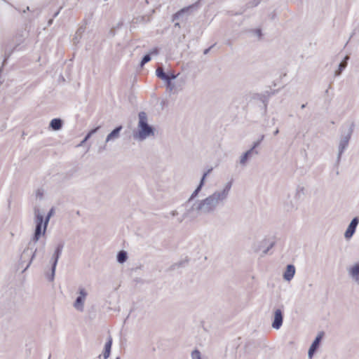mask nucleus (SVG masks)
I'll return each mask as SVG.
<instances>
[{
  "instance_id": "f257e3e1",
  "label": "nucleus",
  "mask_w": 359,
  "mask_h": 359,
  "mask_svg": "<svg viewBox=\"0 0 359 359\" xmlns=\"http://www.w3.org/2000/svg\"><path fill=\"white\" fill-rule=\"evenodd\" d=\"M231 187L232 182H228L223 189L215 191L203 199L194 201L191 206L184 212L183 219L192 221L201 214L209 215L215 212L218 207H222L225 204Z\"/></svg>"
},
{
  "instance_id": "f03ea898",
  "label": "nucleus",
  "mask_w": 359,
  "mask_h": 359,
  "mask_svg": "<svg viewBox=\"0 0 359 359\" xmlns=\"http://www.w3.org/2000/svg\"><path fill=\"white\" fill-rule=\"evenodd\" d=\"M138 117L137 131L133 133V137L138 141H143L149 136L154 135L155 129L148 123L147 115L144 111H140Z\"/></svg>"
},
{
  "instance_id": "7ed1b4c3",
  "label": "nucleus",
  "mask_w": 359,
  "mask_h": 359,
  "mask_svg": "<svg viewBox=\"0 0 359 359\" xmlns=\"http://www.w3.org/2000/svg\"><path fill=\"white\" fill-rule=\"evenodd\" d=\"M35 229L30 242L34 245L39 241L42 235H45L46 229L43 224V215L40 213L39 210H35Z\"/></svg>"
},
{
  "instance_id": "20e7f679",
  "label": "nucleus",
  "mask_w": 359,
  "mask_h": 359,
  "mask_svg": "<svg viewBox=\"0 0 359 359\" xmlns=\"http://www.w3.org/2000/svg\"><path fill=\"white\" fill-rule=\"evenodd\" d=\"M65 243L63 241L59 242L56 245L54 252L50 258V262L51 264V273L50 274L47 275V279L50 282H52L54 280L57 264L62 255Z\"/></svg>"
},
{
  "instance_id": "39448f33",
  "label": "nucleus",
  "mask_w": 359,
  "mask_h": 359,
  "mask_svg": "<svg viewBox=\"0 0 359 359\" xmlns=\"http://www.w3.org/2000/svg\"><path fill=\"white\" fill-rule=\"evenodd\" d=\"M37 250V248H34V243L29 242L28 247L24 250L20 259V264H22L24 262L28 260V263L22 271H26L29 267L33 259L36 255Z\"/></svg>"
},
{
  "instance_id": "423d86ee",
  "label": "nucleus",
  "mask_w": 359,
  "mask_h": 359,
  "mask_svg": "<svg viewBox=\"0 0 359 359\" xmlns=\"http://www.w3.org/2000/svg\"><path fill=\"white\" fill-rule=\"evenodd\" d=\"M352 133H353V129L351 127H350L348 128L347 133L344 135H342L341 137V139H340V141L339 143L338 154H337V160H336V164L337 166L339 165V164L341 161V156H342L343 153L344 152V151L347 149V147L348 146V143H349Z\"/></svg>"
},
{
  "instance_id": "0eeeda50",
  "label": "nucleus",
  "mask_w": 359,
  "mask_h": 359,
  "mask_svg": "<svg viewBox=\"0 0 359 359\" xmlns=\"http://www.w3.org/2000/svg\"><path fill=\"white\" fill-rule=\"evenodd\" d=\"M285 306L283 304L275 307L273 311L271 327L274 330H278L283 323V313Z\"/></svg>"
},
{
  "instance_id": "6e6552de",
  "label": "nucleus",
  "mask_w": 359,
  "mask_h": 359,
  "mask_svg": "<svg viewBox=\"0 0 359 359\" xmlns=\"http://www.w3.org/2000/svg\"><path fill=\"white\" fill-rule=\"evenodd\" d=\"M87 295H88V292H86L85 288L80 287L79 288V295L76 297V299L73 304V306L76 310L81 311V312L83 311L84 302H85Z\"/></svg>"
},
{
  "instance_id": "1a4fd4ad",
  "label": "nucleus",
  "mask_w": 359,
  "mask_h": 359,
  "mask_svg": "<svg viewBox=\"0 0 359 359\" xmlns=\"http://www.w3.org/2000/svg\"><path fill=\"white\" fill-rule=\"evenodd\" d=\"M299 201L294 196L288 194L283 203V209L287 212H292L297 209Z\"/></svg>"
},
{
  "instance_id": "9d476101",
  "label": "nucleus",
  "mask_w": 359,
  "mask_h": 359,
  "mask_svg": "<svg viewBox=\"0 0 359 359\" xmlns=\"http://www.w3.org/2000/svg\"><path fill=\"white\" fill-rule=\"evenodd\" d=\"M359 224V217H355L352 219L349 223L345 233L344 237L346 239H350L352 238L355 232L356 228Z\"/></svg>"
},
{
  "instance_id": "9b49d317",
  "label": "nucleus",
  "mask_w": 359,
  "mask_h": 359,
  "mask_svg": "<svg viewBox=\"0 0 359 359\" xmlns=\"http://www.w3.org/2000/svg\"><path fill=\"white\" fill-rule=\"evenodd\" d=\"M197 6V4H194L186 7H184L183 8L178 11L177 13H175L172 18V20L175 21L177 20H179L180 18H182L184 15H189L191 11H192L194 8Z\"/></svg>"
},
{
  "instance_id": "f8f14e48",
  "label": "nucleus",
  "mask_w": 359,
  "mask_h": 359,
  "mask_svg": "<svg viewBox=\"0 0 359 359\" xmlns=\"http://www.w3.org/2000/svg\"><path fill=\"white\" fill-rule=\"evenodd\" d=\"M348 273L351 280L359 285V262L348 268Z\"/></svg>"
},
{
  "instance_id": "ddd939ff",
  "label": "nucleus",
  "mask_w": 359,
  "mask_h": 359,
  "mask_svg": "<svg viewBox=\"0 0 359 359\" xmlns=\"http://www.w3.org/2000/svg\"><path fill=\"white\" fill-rule=\"evenodd\" d=\"M122 129V126H118L116 127L113 130L111 131V133L108 134V135L106 137L105 142L107 143L110 142H114L116 140H117L120 137V132L121 131Z\"/></svg>"
},
{
  "instance_id": "4468645a",
  "label": "nucleus",
  "mask_w": 359,
  "mask_h": 359,
  "mask_svg": "<svg viewBox=\"0 0 359 359\" xmlns=\"http://www.w3.org/2000/svg\"><path fill=\"white\" fill-rule=\"evenodd\" d=\"M295 267L293 264H287L283 273V278L287 281H290L295 274Z\"/></svg>"
},
{
  "instance_id": "2eb2a0df",
  "label": "nucleus",
  "mask_w": 359,
  "mask_h": 359,
  "mask_svg": "<svg viewBox=\"0 0 359 359\" xmlns=\"http://www.w3.org/2000/svg\"><path fill=\"white\" fill-rule=\"evenodd\" d=\"M21 50H22V48L20 47V43L17 44L15 47H13L12 48L7 46L5 50L3 65L6 62V60L10 57V56L12 55V53L14 51H19Z\"/></svg>"
},
{
  "instance_id": "dca6fc26",
  "label": "nucleus",
  "mask_w": 359,
  "mask_h": 359,
  "mask_svg": "<svg viewBox=\"0 0 359 359\" xmlns=\"http://www.w3.org/2000/svg\"><path fill=\"white\" fill-rule=\"evenodd\" d=\"M255 154H254V151H252L250 149H249L248 151H246L240 158V163L243 165H244L247 161L252 158L253 156H255Z\"/></svg>"
},
{
  "instance_id": "f3484780",
  "label": "nucleus",
  "mask_w": 359,
  "mask_h": 359,
  "mask_svg": "<svg viewBox=\"0 0 359 359\" xmlns=\"http://www.w3.org/2000/svg\"><path fill=\"white\" fill-rule=\"evenodd\" d=\"M50 127L53 130H59L62 127V121L61 118H55L50 121Z\"/></svg>"
},
{
  "instance_id": "a211bd4d",
  "label": "nucleus",
  "mask_w": 359,
  "mask_h": 359,
  "mask_svg": "<svg viewBox=\"0 0 359 359\" xmlns=\"http://www.w3.org/2000/svg\"><path fill=\"white\" fill-rule=\"evenodd\" d=\"M323 336H324V332H320L316 337L313 341L312 342L310 348H313V349L317 351L320 346V342L322 341Z\"/></svg>"
},
{
  "instance_id": "6ab92c4d",
  "label": "nucleus",
  "mask_w": 359,
  "mask_h": 359,
  "mask_svg": "<svg viewBox=\"0 0 359 359\" xmlns=\"http://www.w3.org/2000/svg\"><path fill=\"white\" fill-rule=\"evenodd\" d=\"M199 193L200 192L196 189L192 192L188 201L184 205L186 210L194 203V200L198 196Z\"/></svg>"
},
{
  "instance_id": "aec40b11",
  "label": "nucleus",
  "mask_w": 359,
  "mask_h": 359,
  "mask_svg": "<svg viewBox=\"0 0 359 359\" xmlns=\"http://www.w3.org/2000/svg\"><path fill=\"white\" fill-rule=\"evenodd\" d=\"M304 187L302 186H297L295 193L294 194V198H296L298 201L302 199V198L304 196Z\"/></svg>"
},
{
  "instance_id": "412c9836",
  "label": "nucleus",
  "mask_w": 359,
  "mask_h": 359,
  "mask_svg": "<svg viewBox=\"0 0 359 359\" xmlns=\"http://www.w3.org/2000/svg\"><path fill=\"white\" fill-rule=\"evenodd\" d=\"M117 262L120 264H123L128 259V254L124 250H121L118 252L116 256Z\"/></svg>"
},
{
  "instance_id": "4be33fe9",
  "label": "nucleus",
  "mask_w": 359,
  "mask_h": 359,
  "mask_svg": "<svg viewBox=\"0 0 359 359\" xmlns=\"http://www.w3.org/2000/svg\"><path fill=\"white\" fill-rule=\"evenodd\" d=\"M266 94H258L257 95V98L262 102L265 110L266 109L268 99L269 97V92L266 91Z\"/></svg>"
},
{
  "instance_id": "5701e85b",
  "label": "nucleus",
  "mask_w": 359,
  "mask_h": 359,
  "mask_svg": "<svg viewBox=\"0 0 359 359\" xmlns=\"http://www.w3.org/2000/svg\"><path fill=\"white\" fill-rule=\"evenodd\" d=\"M156 75L157 76L158 78L161 79L163 81H164L168 77V73H165L164 69L161 67H158L156 69Z\"/></svg>"
},
{
  "instance_id": "b1692460",
  "label": "nucleus",
  "mask_w": 359,
  "mask_h": 359,
  "mask_svg": "<svg viewBox=\"0 0 359 359\" xmlns=\"http://www.w3.org/2000/svg\"><path fill=\"white\" fill-rule=\"evenodd\" d=\"M55 210L53 208H51L50 210L47 213L46 217H43V224L45 229H47L48 224L49 223L50 217L53 215Z\"/></svg>"
},
{
  "instance_id": "393cba45",
  "label": "nucleus",
  "mask_w": 359,
  "mask_h": 359,
  "mask_svg": "<svg viewBox=\"0 0 359 359\" xmlns=\"http://www.w3.org/2000/svg\"><path fill=\"white\" fill-rule=\"evenodd\" d=\"M260 144H261L260 140H257L253 142L252 147L250 148L252 151H254V154H255V155H259V151L257 149V147H259Z\"/></svg>"
},
{
  "instance_id": "a878e982",
  "label": "nucleus",
  "mask_w": 359,
  "mask_h": 359,
  "mask_svg": "<svg viewBox=\"0 0 359 359\" xmlns=\"http://www.w3.org/2000/svg\"><path fill=\"white\" fill-rule=\"evenodd\" d=\"M163 81L166 83V88L170 91L172 92L175 89V85L172 82V81L170 80V79H168V77L165 79Z\"/></svg>"
},
{
  "instance_id": "bb28decb",
  "label": "nucleus",
  "mask_w": 359,
  "mask_h": 359,
  "mask_svg": "<svg viewBox=\"0 0 359 359\" xmlns=\"http://www.w3.org/2000/svg\"><path fill=\"white\" fill-rule=\"evenodd\" d=\"M151 59V57L150 56V54H145L141 61H140V66L143 67L146 63L149 62Z\"/></svg>"
},
{
  "instance_id": "cd10ccee",
  "label": "nucleus",
  "mask_w": 359,
  "mask_h": 359,
  "mask_svg": "<svg viewBox=\"0 0 359 359\" xmlns=\"http://www.w3.org/2000/svg\"><path fill=\"white\" fill-rule=\"evenodd\" d=\"M346 66V63L344 64L343 62H341L338 66V69L335 72V76H339Z\"/></svg>"
},
{
  "instance_id": "c85d7f7f",
  "label": "nucleus",
  "mask_w": 359,
  "mask_h": 359,
  "mask_svg": "<svg viewBox=\"0 0 359 359\" xmlns=\"http://www.w3.org/2000/svg\"><path fill=\"white\" fill-rule=\"evenodd\" d=\"M191 359H202L201 352L198 349H195L191 352Z\"/></svg>"
},
{
  "instance_id": "c756f323",
  "label": "nucleus",
  "mask_w": 359,
  "mask_h": 359,
  "mask_svg": "<svg viewBox=\"0 0 359 359\" xmlns=\"http://www.w3.org/2000/svg\"><path fill=\"white\" fill-rule=\"evenodd\" d=\"M112 345V339L111 337L108 338L107 341L105 343L104 349L111 351Z\"/></svg>"
},
{
  "instance_id": "7c9ffc66",
  "label": "nucleus",
  "mask_w": 359,
  "mask_h": 359,
  "mask_svg": "<svg viewBox=\"0 0 359 359\" xmlns=\"http://www.w3.org/2000/svg\"><path fill=\"white\" fill-rule=\"evenodd\" d=\"M210 170H208L207 172H204L200 182H199V184L204 186V184H205V178L206 177L208 176V173L210 172Z\"/></svg>"
},
{
  "instance_id": "2f4dec72",
  "label": "nucleus",
  "mask_w": 359,
  "mask_h": 359,
  "mask_svg": "<svg viewBox=\"0 0 359 359\" xmlns=\"http://www.w3.org/2000/svg\"><path fill=\"white\" fill-rule=\"evenodd\" d=\"M316 350L313 349V348H309L308 351V356L310 359H311L316 353Z\"/></svg>"
},
{
  "instance_id": "473e14b6",
  "label": "nucleus",
  "mask_w": 359,
  "mask_h": 359,
  "mask_svg": "<svg viewBox=\"0 0 359 359\" xmlns=\"http://www.w3.org/2000/svg\"><path fill=\"white\" fill-rule=\"evenodd\" d=\"M159 53V50L157 47L153 48L148 54L157 55Z\"/></svg>"
},
{
  "instance_id": "72a5a7b5",
  "label": "nucleus",
  "mask_w": 359,
  "mask_h": 359,
  "mask_svg": "<svg viewBox=\"0 0 359 359\" xmlns=\"http://www.w3.org/2000/svg\"><path fill=\"white\" fill-rule=\"evenodd\" d=\"M43 190L38 189L36 192V198H39V199H41L43 198Z\"/></svg>"
},
{
  "instance_id": "f704fd0d",
  "label": "nucleus",
  "mask_w": 359,
  "mask_h": 359,
  "mask_svg": "<svg viewBox=\"0 0 359 359\" xmlns=\"http://www.w3.org/2000/svg\"><path fill=\"white\" fill-rule=\"evenodd\" d=\"M111 351L104 349L103 352V357L104 359H107L110 355Z\"/></svg>"
},
{
  "instance_id": "c9c22d12",
  "label": "nucleus",
  "mask_w": 359,
  "mask_h": 359,
  "mask_svg": "<svg viewBox=\"0 0 359 359\" xmlns=\"http://www.w3.org/2000/svg\"><path fill=\"white\" fill-rule=\"evenodd\" d=\"M168 79H170L171 81L175 79L177 77V75L174 73H168Z\"/></svg>"
},
{
  "instance_id": "e433bc0d",
  "label": "nucleus",
  "mask_w": 359,
  "mask_h": 359,
  "mask_svg": "<svg viewBox=\"0 0 359 359\" xmlns=\"http://www.w3.org/2000/svg\"><path fill=\"white\" fill-rule=\"evenodd\" d=\"M100 126H97L95 128H93L90 131H88V133H90L91 135H93L97 132V130L100 129Z\"/></svg>"
},
{
  "instance_id": "4c0bfd02",
  "label": "nucleus",
  "mask_w": 359,
  "mask_h": 359,
  "mask_svg": "<svg viewBox=\"0 0 359 359\" xmlns=\"http://www.w3.org/2000/svg\"><path fill=\"white\" fill-rule=\"evenodd\" d=\"M273 243H271L270 245L267 247V248L264 250V254H266L269 252V250L273 248Z\"/></svg>"
},
{
  "instance_id": "58836bf2",
  "label": "nucleus",
  "mask_w": 359,
  "mask_h": 359,
  "mask_svg": "<svg viewBox=\"0 0 359 359\" xmlns=\"http://www.w3.org/2000/svg\"><path fill=\"white\" fill-rule=\"evenodd\" d=\"M255 33L258 37H260L262 36V30L260 29H255Z\"/></svg>"
},
{
  "instance_id": "ea45409f",
  "label": "nucleus",
  "mask_w": 359,
  "mask_h": 359,
  "mask_svg": "<svg viewBox=\"0 0 359 359\" xmlns=\"http://www.w3.org/2000/svg\"><path fill=\"white\" fill-rule=\"evenodd\" d=\"M348 60H349V56L346 55L341 62H343L344 64H345V63L347 64Z\"/></svg>"
},
{
  "instance_id": "a19ab883",
  "label": "nucleus",
  "mask_w": 359,
  "mask_h": 359,
  "mask_svg": "<svg viewBox=\"0 0 359 359\" xmlns=\"http://www.w3.org/2000/svg\"><path fill=\"white\" fill-rule=\"evenodd\" d=\"M91 136L92 135L88 133L84 137V141H88L91 137Z\"/></svg>"
},
{
  "instance_id": "79ce46f5",
  "label": "nucleus",
  "mask_w": 359,
  "mask_h": 359,
  "mask_svg": "<svg viewBox=\"0 0 359 359\" xmlns=\"http://www.w3.org/2000/svg\"><path fill=\"white\" fill-rule=\"evenodd\" d=\"M203 187V185L198 184L195 189L200 192L201 191Z\"/></svg>"
},
{
  "instance_id": "37998d69",
  "label": "nucleus",
  "mask_w": 359,
  "mask_h": 359,
  "mask_svg": "<svg viewBox=\"0 0 359 359\" xmlns=\"http://www.w3.org/2000/svg\"><path fill=\"white\" fill-rule=\"evenodd\" d=\"M212 46H210L208 48L205 49L203 51V54H205V55L208 54L209 53V51L210 50V49L212 48Z\"/></svg>"
},
{
  "instance_id": "c03bdc74",
  "label": "nucleus",
  "mask_w": 359,
  "mask_h": 359,
  "mask_svg": "<svg viewBox=\"0 0 359 359\" xmlns=\"http://www.w3.org/2000/svg\"><path fill=\"white\" fill-rule=\"evenodd\" d=\"M265 137V135H261L258 139V140H260V142L262 143V142L264 140Z\"/></svg>"
},
{
  "instance_id": "a18cd8bd",
  "label": "nucleus",
  "mask_w": 359,
  "mask_h": 359,
  "mask_svg": "<svg viewBox=\"0 0 359 359\" xmlns=\"http://www.w3.org/2000/svg\"><path fill=\"white\" fill-rule=\"evenodd\" d=\"M61 8H62L60 7V8L53 14V18H56L59 15Z\"/></svg>"
},
{
  "instance_id": "49530a36",
  "label": "nucleus",
  "mask_w": 359,
  "mask_h": 359,
  "mask_svg": "<svg viewBox=\"0 0 359 359\" xmlns=\"http://www.w3.org/2000/svg\"><path fill=\"white\" fill-rule=\"evenodd\" d=\"M44 250H45V243L43 244L42 248L39 250V251H41L42 252V255H43V253H44Z\"/></svg>"
},
{
  "instance_id": "de8ad7c7",
  "label": "nucleus",
  "mask_w": 359,
  "mask_h": 359,
  "mask_svg": "<svg viewBox=\"0 0 359 359\" xmlns=\"http://www.w3.org/2000/svg\"><path fill=\"white\" fill-rule=\"evenodd\" d=\"M87 141H84V139L78 144V147H81L83 146L85 142H86Z\"/></svg>"
},
{
  "instance_id": "09e8293b",
  "label": "nucleus",
  "mask_w": 359,
  "mask_h": 359,
  "mask_svg": "<svg viewBox=\"0 0 359 359\" xmlns=\"http://www.w3.org/2000/svg\"><path fill=\"white\" fill-rule=\"evenodd\" d=\"M254 1H255V3L253 4L254 6H257L259 3V0H255Z\"/></svg>"
},
{
  "instance_id": "8fccbe9b",
  "label": "nucleus",
  "mask_w": 359,
  "mask_h": 359,
  "mask_svg": "<svg viewBox=\"0 0 359 359\" xmlns=\"http://www.w3.org/2000/svg\"><path fill=\"white\" fill-rule=\"evenodd\" d=\"M83 31H84V28H83V27H80V28L78 29V32H77V33H76V34H78L79 32H83Z\"/></svg>"
},
{
  "instance_id": "3c124183",
  "label": "nucleus",
  "mask_w": 359,
  "mask_h": 359,
  "mask_svg": "<svg viewBox=\"0 0 359 359\" xmlns=\"http://www.w3.org/2000/svg\"><path fill=\"white\" fill-rule=\"evenodd\" d=\"M279 133V130L278 129H276L274 132H273V135H278Z\"/></svg>"
},
{
  "instance_id": "603ef678",
  "label": "nucleus",
  "mask_w": 359,
  "mask_h": 359,
  "mask_svg": "<svg viewBox=\"0 0 359 359\" xmlns=\"http://www.w3.org/2000/svg\"><path fill=\"white\" fill-rule=\"evenodd\" d=\"M175 27H179V28H180V23H179V22H175Z\"/></svg>"
},
{
  "instance_id": "864d4df0",
  "label": "nucleus",
  "mask_w": 359,
  "mask_h": 359,
  "mask_svg": "<svg viewBox=\"0 0 359 359\" xmlns=\"http://www.w3.org/2000/svg\"><path fill=\"white\" fill-rule=\"evenodd\" d=\"M305 107H306V104H302V106H301V109H304Z\"/></svg>"
},
{
  "instance_id": "5fc2aeb1",
  "label": "nucleus",
  "mask_w": 359,
  "mask_h": 359,
  "mask_svg": "<svg viewBox=\"0 0 359 359\" xmlns=\"http://www.w3.org/2000/svg\"><path fill=\"white\" fill-rule=\"evenodd\" d=\"M176 214H177V212H176V211H172V216H175Z\"/></svg>"
},
{
  "instance_id": "6e6d98bb",
  "label": "nucleus",
  "mask_w": 359,
  "mask_h": 359,
  "mask_svg": "<svg viewBox=\"0 0 359 359\" xmlns=\"http://www.w3.org/2000/svg\"><path fill=\"white\" fill-rule=\"evenodd\" d=\"M52 22H53V19H51V20H50L48 21V24H49V25H50V24L52 23Z\"/></svg>"
},
{
  "instance_id": "4d7b16f0",
  "label": "nucleus",
  "mask_w": 359,
  "mask_h": 359,
  "mask_svg": "<svg viewBox=\"0 0 359 359\" xmlns=\"http://www.w3.org/2000/svg\"><path fill=\"white\" fill-rule=\"evenodd\" d=\"M116 359H121V358L120 357H116Z\"/></svg>"
}]
</instances>
